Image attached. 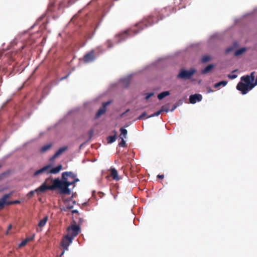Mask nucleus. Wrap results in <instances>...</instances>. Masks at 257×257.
I'll list each match as a JSON object with an SVG mask.
<instances>
[{
	"label": "nucleus",
	"mask_w": 257,
	"mask_h": 257,
	"mask_svg": "<svg viewBox=\"0 0 257 257\" xmlns=\"http://www.w3.org/2000/svg\"><path fill=\"white\" fill-rule=\"evenodd\" d=\"M170 94V92L168 91L162 92L158 95V98L159 99L161 100L165 97L168 96Z\"/></svg>",
	"instance_id": "obj_16"
},
{
	"label": "nucleus",
	"mask_w": 257,
	"mask_h": 257,
	"mask_svg": "<svg viewBox=\"0 0 257 257\" xmlns=\"http://www.w3.org/2000/svg\"><path fill=\"white\" fill-rule=\"evenodd\" d=\"M94 58V53L91 51L84 56L83 60L85 63H89L93 61Z\"/></svg>",
	"instance_id": "obj_12"
},
{
	"label": "nucleus",
	"mask_w": 257,
	"mask_h": 257,
	"mask_svg": "<svg viewBox=\"0 0 257 257\" xmlns=\"http://www.w3.org/2000/svg\"><path fill=\"white\" fill-rule=\"evenodd\" d=\"M213 68L214 65L213 64H210L202 70L201 72L202 74H206L210 72Z\"/></svg>",
	"instance_id": "obj_15"
},
{
	"label": "nucleus",
	"mask_w": 257,
	"mask_h": 257,
	"mask_svg": "<svg viewBox=\"0 0 257 257\" xmlns=\"http://www.w3.org/2000/svg\"><path fill=\"white\" fill-rule=\"evenodd\" d=\"M67 149V147H63L61 148H60L54 154V155L53 156V157L51 158V160L56 158L59 156L61 155L63 152H64Z\"/></svg>",
	"instance_id": "obj_14"
},
{
	"label": "nucleus",
	"mask_w": 257,
	"mask_h": 257,
	"mask_svg": "<svg viewBox=\"0 0 257 257\" xmlns=\"http://www.w3.org/2000/svg\"><path fill=\"white\" fill-rule=\"evenodd\" d=\"M92 37V35H89V36H88L87 39H91Z\"/></svg>",
	"instance_id": "obj_44"
},
{
	"label": "nucleus",
	"mask_w": 257,
	"mask_h": 257,
	"mask_svg": "<svg viewBox=\"0 0 257 257\" xmlns=\"http://www.w3.org/2000/svg\"><path fill=\"white\" fill-rule=\"evenodd\" d=\"M65 250H64H64H63V251H62V252L61 253V254H60V257H61V256L64 254V252H65Z\"/></svg>",
	"instance_id": "obj_43"
},
{
	"label": "nucleus",
	"mask_w": 257,
	"mask_h": 257,
	"mask_svg": "<svg viewBox=\"0 0 257 257\" xmlns=\"http://www.w3.org/2000/svg\"><path fill=\"white\" fill-rule=\"evenodd\" d=\"M116 136H110L107 137V141L108 143H112L115 141L116 140Z\"/></svg>",
	"instance_id": "obj_24"
},
{
	"label": "nucleus",
	"mask_w": 257,
	"mask_h": 257,
	"mask_svg": "<svg viewBox=\"0 0 257 257\" xmlns=\"http://www.w3.org/2000/svg\"><path fill=\"white\" fill-rule=\"evenodd\" d=\"M110 176L112 179L114 180L118 181L120 180L117 173V171L114 168H111L110 169Z\"/></svg>",
	"instance_id": "obj_13"
},
{
	"label": "nucleus",
	"mask_w": 257,
	"mask_h": 257,
	"mask_svg": "<svg viewBox=\"0 0 257 257\" xmlns=\"http://www.w3.org/2000/svg\"><path fill=\"white\" fill-rule=\"evenodd\" d=\"M233 44L234 47H230L226 49L225 52L226 54L232 51L233 49L238 46V44L236 42H234Z\"/></svg>",
	"instance_id": "obj_22"
},
{
	"label": "nucleus",
	"mask_w": 257,
	"mask_h": 257,
	"mask_svg": "<svg viewBox=\"0 0 257 257\" xmlns=\"http://www.w3.org/2000/svg\"><path fill=\"white\" fill-rule=\"evenodd\" d=\"M134 32L135 33V34H137L139 32V31H136V30H134Z\"/></svg>",
	"instance_id": "obj_46"
},
{
	"label": "nucleus",
	"mask_w": 257,
	"mask_h": 257,
	"mask_svg": "<svg viewBox=\"0 0 257 257\" xmlns=\"http://www.w3.org/2000/svg\"><path fill=\"white\" fill-rule=\"evenodd\" d=\"M58 182L56 181L55 179L48 178L39 187L36 189V193L38 195H39L40 194L45 193L49 190L58 189Z\"/></svg>",
	"instance_id": "obj_4"
},
{
	"label": "nucleus",
	"mask_w": 257,
	"mask_h": 257,
	"mask_svg": "<svg viewBox=\"0 0 257 257\" xmlns=\"http://www.w3.org/2000/svg\"><path fill=\"white\" fill-rule=\"evenodd\" d=\"M62 168V166L61 165H59L56 167H53L52 164H48L43 168H41L39 170L36 171L34 174V176H37L39 175L42 174L43 173L48 174H56L58 173Z\"/></svg>",
	"instance_id": "obj_5"
},
{
	"label": "nucleus",
	"mask_w": 257,
	"mask_h": 257,
	"mask_svg": "<svg viewBox=\"0 0 257 257\" xmlns=\"http://www.w3.org/2000/svg\"><path fill=\"white\" fill-rule=\"evenodd\" d=\"M8 233H9V231H8L7 232L6 234H8Z\"/></svg>",
	"instance_id": "obj_49"
},
{
	"label": "nucleus",
	"mask_w": 257,
	"mask_h": 257,
	"mask_svg": "<svg viewBox=\"0 0 257 257\" xmlns=\"http://www.w3.org/2000/svg\"><path fill=\"white\" fill-rule=\"evenodd\" d=\"M207 89L208 93L213 92V90L210 87H207Z\"/></svg>",
	"instance_id": "obj_40"
},
{
	"label": "nucleus",
	"mask_w": 257,
	"mask_h": 257,
	"mask_svg": "<svg viewBox=\"0 0 257 257\" xmlns=\"http://www.w3.org/2000/svg\"><path fill=\"white\" fill-rule=\"evenodd\" d=\"M79 230V227L76 224H72L67 230V234L61 242V246L64 250H68L69 244L72 242L74 237L76 236Z\"/></svg>",
	"instance_id": "obj_3"
},
{
	"label": "nucleus",
	"mask_w": 257,
	"mask_h": 257,
	"mask_svg": "<svg viewBox=\"0 0 257 257\" xmlns=\"http://www.w3.org/2000/svg\"><path fill=\"white\" fill-rule=\"evenodd\" d=\"M196 72V70L192 68L189 70H186L184 69H180L179 73L177 75V78L182 79H190L192 76V75L195 74Z\"/></svg>",
	"instance_id": "obj_6"
},
{
	"label": "nucleus",
	"mask_w": 257,
	"mask_h": 257,
	"mask_svg": "<svg viewBox=\"0 0 257 257\" xmlns=\"http://www.w3.org/2000/svg\"><path fill=\"white\" fill-rule=\"evenodd\" d=\"M120 139L121 140V142L119 143L118 146L121 147H125L126 146L125 141L124 140L123 137H121Z\"/></svg>",
	"instance_id": "obj_26"
},
{
	"label": "nucleus",
	"mask_w": 257,
	"mask_h": 257,
	"mask_svg": "<svg viewBox=\"0 0 257 257\" xmlns=\"http://www.w3.org/2000/svg\"><path fill=\"white\" fill-rule=\"evenodd\" d=\"M254 82H252V84H250L251 86V88H253L255 86L257 85V77L255 79H254Z\"/></svg>",
	"instance_id": "obj_30"
},
{
	"label": "nucleus",
	"mask_w": 257,
	"mask_h": 257,
	"mask_svg": "<svg viewBox=\"0 0 257 257\" xmlns=\"http://www.w3.org/2000/svg\"><path fill=\"white\" fill-rule=\"evenodd\" d=\"M128 111H129V109H127V110H126V111H125V112H128Z\"/></svg>",
	"instance_id": "obj_48"
},
{
	"label": "nucleus",
	"mask_w": 257,
	"mask_h": 257,
	"mask_svg": "<svg viewBox=\"0 0 257 257\" xmlns=\"http://www.w3.org/2000/svg\"><path fill=\"white\" fill-rule=\"evenodd\" d=\"M130 31L129 30H126L124 31L123 33H121L118 35V37L120 38L121 40H123L125 38H127L128 34Z\"/></svg>",
	"instance_id": "obj_19"
},
{
	"label": "nucleus",
	"mask_w": 257,
	"mask_h": 257,
	"mask_svg": "<svg viewBox=\"0 0 257 257\" xmlns=\"http://www.w3.org/2000/svg\"><path fill=\"white\" fill-rule=\"evenodd\" d=\"M72 213L78 212V211L76 210H72Z\"/></svg>",
	"instance_id": "obj_45"
},
{
	"label": "nucleus",
	"mask_w": 257,
	"mask_h": 257,
	"mask_svg": "<svg viewBox=\"0 0 257 257\" xmlns=\"http://www.w3.org/2000/svg\"><path fill=\"white\" fill-rule=\"evenodd\" d=\"M34 236H35V235H33V236L30 237H29V238H26V239H29V241L32 240H33V239H34Z\"/></svg>",
	"instance_id": "obj_39"
},
{
	"label": "nucleus",
	"mask_w": 257,
	"mask_h": 257,
	"mask_svg": "<svg viewBox=\"0 0 257 257\" xmlns=\"http://www.w3.org/2000/svg\"><path fill=\"white\" fill-rule=\"evenodd\" d=\"M68 75H67V76H66L65 77H62V78H61V80H63V79H64L68 77Z\"/></svg>",
	"instance_id": "obj_42"
},
{
	"label": "nucleus",
	"mask_w": 257,
	"mask_h": 257,
	"mask_svg": "<svg viewBox=\"0 0 257 257\" xmlns=\"http://www.w3.org/2000/svg\"><path fill=\"white\" fill-rule=\"evenodd\" d=\"M13 194V192L5 194L0 199V210L3 209L7 203V199Z\"/></svg>",
	"instance_id": "obj_10"
},
{
	"label": "nucleus",
	"mask_w": 257,
	"mask_h": 257,
	"mask_svg": "<svg viewBox=\"0 0 257 257\" xmlns=\"http://www.w3.org/2000/svg\"><path fill=\"white\" fill-rule=\"evenodd\" d=\"M77 18V16H74L71 19V21L73 23H74L75 22V19H76Z\"/></svg>",
	"instance_id": "obj_38"
},
{
	"label": "nucleus",
	"mask_w": 257,
	"mask_h": 257,
	"mask_svg": "<svg viewBox=\"0 0 257 257\" xmlns=\"http://www.w3.org/2000/svg\"><path fill=\"white\" fill-rule=\"evenodd\" d=\"M236 88L237 90L240 91L242 94H246L249 90L251 89H250L248 85L241 82H240L237 84Z\"/></svg>",
	"instance_id": "obj_9"
},
{
	"label": "nucleus",
	"mask_w": 257,
	"mask_h": 257,
	"mask_svg": "<svg viewBox=\"0 0 257 257\" xmlns=\"http://www.w3.org/2000/svg\"><path fill=\"white\" fill-rule=\"evenodd\" d=\"M202 96L200 94H195L191 95L189 97V101L191 103L194 104L197 101H200L202 100Z\"/></svg>",
	"instance_id": "obj_11"
},
{
	"label": "nucleus",
	"mask_w": 257,
	"mask_h": 257,
	"mask_svg": "<svg viewBox=\"0 0 257 257\" xmlns=\"http://www.w3.org/2000/svg\"><path fill=\"white\" fill-rule=\"evenodd\" d=\"M12 225H11V224H10V225H9V226H8V230H10V229L12 228Z\"/></svg>",
	"instance_id": "obj_41"
},
{
	"label": "nucleus",
	"mask_w": 257,
	"mask_h": 257,
	"mask_svg": "<svg viewBox=\"0 0 257 257\" xmlns=\"http://www.w3.org/2000/svg\"><path fill=\"white\" fill-rule=\"evenodd\" d=\"M128 125H125V127H127Z\"/></svg>",
	"instance_id": "obj_50"
},
{
	"label": "nucleus",
	"mask_w": 257,
	"mask_h": 257,
	"mask_svg": "<svg viewBox=\"0 0 257 257\" xmlns=\"http://www.w3.org/2000/svg\"><path fill=\"white\" fill-rule=\"evenodd\" d=\"M160 111H161V112L163 111L167 112L168 111V109L163 106L162 107L161 109H160Z\"/></svg>",
	"instance_id": "obj_34"
},
{
	"label": "nucleus",
	"mask_w": 257,
	"mask_h": 257,
	"mask_svg": "<svg viewBox=\"0 0 257 257\" xmlns=\"http://www.w3.org/2000/svg\"><path fill=\"white\" fill-rule=\"evenodd\" d=\"M48 220V217L45 216L43 219L41 220L39 222L38 226L40 227H43L46 223Z\"/></svg>",
	"instance_id": "obj_20"
},
{
	"label": "nucleus",
	"mask_w": 257,
	"mask_h": 257,
	"mask_svg": "<svg viewBox=\"0 0 257 257\" xmlns=\"http://www.w3.org/2000/svg\"><path fill=\"white\" fill-rule=\"evenodd\" d=\"M245 51H246L245 48H242L241 49H239L235 52V55L236 56H239V55L242 54V53H243L244 52H245Z\"/></svg>",
	"instance_id": "obj_23"
},
{
	"label": "nucleus",
	"mask_w": 257,
	"mask_h": 257,
	"mask_svg": "<svg viewBox=\"0 0 257 257\" xmlns=\"http://www.w3.org/2000/svg\"><path fill=\"white\" fill-rule=\"evenodd\" d=\"M254 79L255 72H251L250 75L244 76L241 78V80L243 81L245 83V84L248 85L250 89H251L250 84H252V82L254 81Z\"/></svg>",
	"instance_id": "obj_7"
},
{
	"label": "nucleus",
	"mask_w": 257,
	"mask_h": 257,
	"mask_svg": "<svg viewBox=\"0 0 257 257\" xmlns=\"http://www.w3.org/2000/svg\"><path fill=\"white\" fill-rule=\"evenodd\" d=\"M179 1H181V0H179Z\"/></svg>",
	"instance_id": "obj_51"
},
{
	"label": "nucleus",
	"mask_w": 257,
	"mask_h": 257,
	"mask_svg": "<svg viewBox=\"0 0 257 257\" xmlns=\"http://www.w3.org/2000/svg\"><path fill=\"white\" fill-rule=\"evenodd\" d=\"M110 101L103 102L102 107H101L97 111L95 114V118H98L102 115L104 114L106 110V107L111 103Z\"/></svg>",
	"instance_id": "obj_8"
},
{
	"label": "nucleus",
	"mask_w": 257,
	"mask_h": 257,
	"mask_svg": "<svg viewBox=\"0 0 257 257\" xmlns=\"http://www.w3.org/2000/svg\"><path fill=\"white\" fill-rule=\"evenodd\" d=\"M167 8H164L161 11L155 12L154 15H151L145 18L143 21L138 25V27L140 28L142 26L145 27L151 26L154 24L157 23L159 20H162L164 16H162V14L166 12Z\"/></svg>",
	"instance_id": "obj_2"
},
{
	"label": "nucleus",
	"mask_w": 257,
	"mask_h": 257,
	"mask_svg": "<svg viewBox=\"0 0 257 257\" xmlns=\"http://www.w3.org/2000/svg\"><path fill=\"white\" fill-rule=\"evenodd\" d=\"M62 180L59 178L55 179L56 181H58V190L61 194H70V190L68 187L79 181V179L76 178L74 174L71 172H64L62 175Z\"/></svg>",
	"instance_id": "obj_1"
},
{
	"label": "nucleus",
	"mask_w": 257,
	"mask_h": 257,
	"mask_svg": "<svg viewBox=\"0 0 257 257\" xmlns=\"http://www.w3.org/2000/svg\"><path fill=\"white\" fill-rule=\"evenodd\" d=\"M20 201L19 200H16V201H12V202H9V201H7V204H18V203H20Z\"/></svg>",
	"instance_id": "obj_33"
},
{
	"label": "nucleus",
	"mask_w": 257,
	"mask_h": 257,
	"mask_svg": "<svg viewBox=\"0 0 257 257\" xmlns=\"http://www.w3.org/2000/svg\"><path fill=\"white\" fill-rule=\"evenodd\" d=\"M161 111H160V110H159L157 111V112H156L154 113L153 114L149 116L148 117V118L158 116L161 114Z\"/></svg>",
	"instance_id": "obj_27"
},
{
	"label": "nucleus",
	"mask_w": 257,
	"mask_h": 257,
	"mask_svg": "<svg viewBox=\"0 0 257 257\" xmlns=\"http://www.w3.org/2000/svg\"><path fill=\"white\" fill-rule=\"evenodd\" d=\"M35 193H36V189L34 190L31 191L29 193H28L27 197L29 198H31L34 195Z\"/></svg>",
	"instance_id": "obj_29"
},
{
	"label": "nucleus",
	"mask_w": 257,
	"mask_h": 257,
	"mask_svg": "<svg viewBox=\"0 0 257 257\" xmlns=\"http://www.w3.org/2000/svg\"><path fill=\"white\" fill-rule=\"evenodd\" d=\"M29 241V239H25L24 240H23L20 244H19V247H21V246H25V245L27 244V243Z\"/></svg>",
	"instance_id": "obj_28"
},
{
	"label": "nucleus",
	"mask_w": 257,
	"mask_h": 257,
	"mask_svg": "<svg viewBox=\"0 0 257 257\" xmlns=\"http://www.w3.org/2000/svg\"><path fill=\"white\" fill-rule=\"evenodd\" d=\"M119 131L120 132V138H121V137H122L123 139H125L127 134V130L124 128L121 127Z\"/></svg>",
	"instance_id": "obj_18"
},
{
	"label": "nucleus",
	"mask_w": 257,
	"mask_h": 257,
	"mask_svg": "<svg viewBox=\"0 0 257 257\" xmlns=\"http://www.w3.org/2000/svg\"><path fill=\"white\" fill-rule=\"evenodd\" d=\"M51 146L52 145L51 144L46 145L41 148L40 152L41 153H45L51 148Z\"/></svg>",
	"instance_id": "obj_17"
},
{
	"label": "nucleus",
	"mask_w": 257,
	"mask_h": 257,
	"mask_svg": "<svg viewBox=\"0 0 257 257\" xmlns=\"http://www.w3.org/2000/svg\"><path fill=\"white\" fill-rule=\"evenodd\" d=\"M153 95H154V93L153 92H151V93H147L146 94V96L145 97L146 99L148 100L150 97L152 96Z\"/></svg>",
	"instance_id": "obj_31"
},
{
	"label": "nucleus",
	"mask_w": 257,
	"mask_h": 257,
	"mask_svg": "<svg viewBox=\"0 0 257 257\" xmlns=\"http://www.w3.org/2000/svg\"><path fill=\"white\" fill-rule=\"evenodd\" d=\"M147 113L146 112H144L138 118V119H142L144 117L146 116Z\"/></svg>",
	"instance_id": "obj_32"
},
{
	"label": "nucleus",
	"mask_w": 257,
	"mask_h": 257,
	"mask_svg": "<svg viewBox=\"0 0 257 257\" xmlns=\"http://www.w3.org/2000/svg\"><path fill=\"white\" fill-rule=\"evenodd\" d=\"M236 77H237V75H235V74H232V75H228V77H229L230 79H234V78H235Z\"/></svg>",
	"instance_id": "obj_35"
},
{
	"label": "nucleus",
	"mask_w": 257,
	"mask_h": 257,
	"mask_svg": "<svg viewBox=\"0 0 257 257\" xmlns=\"http://www.w3.org/2000/svg\"><path fill=\"white\" fill-rule=\"evenodd\" d=\"M227 82L226 81H221L214 85V87L216 88H219L221 86H224L227 84Z\"/></svg>",
	"instance_id": "obj_21"
},
{
	"label": "nucleus",
	"mask_w": 257,
	"mask_h": 257,
	"mask_svg": "<svg viewBox=\"0 0 257 257\" xmlns=\"http://www.w3.org/2000/svg\"><path fill=\"white\" fill-rule=\"evenodd\" d=\"M210 59V58L209 56L205 55L202 57V58L201 59V61L203 63H206V62H207L208 61H209Z\"/></svg>",
	"instance_id": "obj_25"
},
{
	"label": "nucleus",
	"mask_w": 257,
	"mask_h": 257,
	"mask_svg": "<svg viewBox=\"0 0 257 257\" xmlns=\"http://www.w3.org/2000/svg\"><path fill=\"white\" fill-rule=\"evenodd\" d=\"M164 177V175H158L157 176V178L161 179H163Z\"/></svg>",
	"instance_id": "obj_37"
},
{
	"label": "nucleus",
	"mask_w": 257,
	"mask_h": 257,
	"mask_svg": "<svg viewBox=\"0 0 257 257\" xmlns=\"http://www.w3.org/2000/svg\"><path fill=\"white\" fill-rule=\"evenodd\" d=\"M87 204H88L87 202H85L82 203L81 204V209H82L83 207L86 206L87 205Z\"/></svg>",
	"instance_id": "obj_36"
},
{
	"label": "nucleus",
	"mask_w": 257,
	"mask_h": 257,
	"mask_svg": "<svg viewBox=\"0 0 257 257\" xmlns=\"http://www.w3.org/2000/svg\"><path fill=\"white\" fill-rule=\"evenodd\" d=\"M68 207L69 208H72V206H68Z\"/></svg>",
	"instance_id": "obj_47"
}]
</instances>
